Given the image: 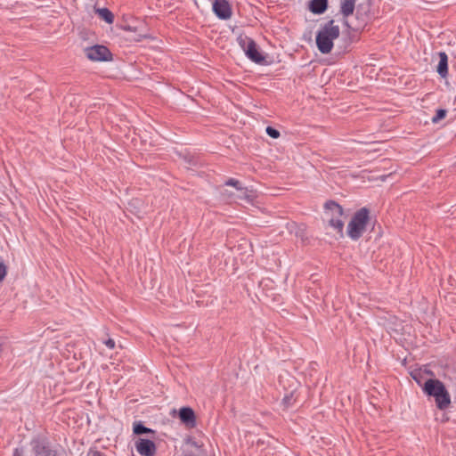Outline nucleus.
Masks as SVG:
<instances>
[{"label":"nucleus","mask_w":456,"mask_h":456,"mask_svg":"<svg viewBox=\"0 0 456 456\" xmlns=\"http://www.w3.org/2000/svg\"><path fill=\"white\" fill-rule=\"evenodd\" d=\"M340 35L338 25L335 24L333 20L321 25L317 31L315 41L318 50L322 54L330 53L334 46V40Z\"/></svg>","instance_id":"nucleus-1"},{"label":"nucleus","mask_w":456,"mask_h":456,"mask_svg":"<svg viewBox=\"0 0 456 456\" xmlns=\"http://www.w3.org/2000/svg\"><path fill=\"white\" fill-rule=\"evenodd\" d=\"M423 392L435 398L436 407L444 411L451 405V396L444 384L436 379H428L422 386Z\"/></svg>","instance_id":"nucleus-2"},{"label":"nucleus","mask_w":456,"mask_h":456,"mask_svg":"<svg viewBox=\"0 0 456 456\" xmlns=\"http://www.w3.org/2000/svg\"><path fill=\"white\" fill-rule=\"evenodd\" d=\"M369 221V210L362 208L354 213L347 225V235L353 240H357L366 230Z\"/></svg>","instance_id":"nucleus-3"},{"label":"nucleus","mask_w":456,"mask_h":456,"mask_svg":"<svg viewBox=\"0 0 456 456\" xmlns=\"http://www.w3.org/2000/svg\"><path fill=\"white\" fill-rule=\"evenodd\" d=\"M237 42L249 60L256 63H262L265 61V57L259 53L256 44L252 38L240 34L237 37Z\"/></svg>","instance_id":"nucleus-4"},{"label":"nucleus","mask_w":456,"mask_h":456,"mask_svg":"<svg viewBox=\"0 0 456 456\" xmlns=\"http://www.w3.org/2000/svg\"><path fill=\"white\" fill-rule=\"evenodd\" d=\"M86 58L92 61H109L112 60V53L104 45H95L85 48Z\"/></svg>","instance_id":"nucleus-5"},{"label":"nucleus","mask_w":456,"mask_h":456,"mask_svg":"<svg viewBox=\"0 0 456 456\" xmlns=\"http://www.w3.org/2000/svg\"><path fill=\"white\" fill-rule=\"evenodd\" d=\"M134 445L137 452L142 456H155L156 454V445L150 439L138 438Z\"/></svg>","instance_id":"nucleus-6"},{"label":"nucleus","mask_w":456,"mask_h":456,"mask_svg":"<svg viewBox=\"0 0 456 456\" xmlns=\"http://www.w3.org/2000/svg\"><path fill=\"white\" fill-rule=\"evenodd\" d=\"M213 11L221 20H228L232 16V9L226 0H215L213 3Z\"/></svg>","instance_id":"nucleus-7"},{"label":"nucleus","mask_w":456,"mask_h":456,"mask_svg":"<svg viewBox=\"0 0 456 456\" xmlns=\"http://www.w3.org/2000/svg\"><path fill=\"white\" fill-rule=\"evenodd\" d=\"M179 418L181 421L189 428L196 426V417L193 410L190 407H183L179 411Z\"/></svg>","instance_id":"nucleus-8"},{"label":"nucleus","mask_w":456,"mask_h":456,"mask_svg":"<svg viewBox=\"0 0 456 456\" xmlns=\"http://www.w3.org/2000/svg\"><path fill=\"white\" fill-rule=\"evenodd\" d=\"M325 214L329 216L342 217L343 208L340 205L333 200H330L325 203Z\"/></svg>","instance_id":"nucleus-9"},{"label":"nucleus","mask_w":456,"mask_h":456,"mask_svg":"<svg viewBox=\"0 0 456 456\" xmlns=\"http://www.w3.org/2000/svg\"><path fill=\"white\" fill-rule=\"evenodd\" d=\"M325 214L329 216L342 217L343 208L340 205L333 200H330L325 203Z\"/></svg>","instance_id":"nucleus-10"},{"label":"nucleus","mask_w":456,"mask_h":456,"mask_svg":"<svg viewBox=\"0 0 456 456\" xmlns=\"http://www.w3.org/2000/svg\"><path fill=\"white\" fill-rule=\"evenodd\" d=\"M439 55V62L436 67L437 73L442 77H446L448 75V56L444 52H440Z\"/></svg>","instance_id":"nucleus-11"},{"label":"nucleus","mask_w":456,"mask_h":456,"mask_svg":"<svg viewBox=\"0 0 456 456\" xmlns=\"http://www.w3.org/2000/svg\"><path fill=\"white\" fill-rule=\"evenodd\" d=\"M328 6L327 0H310L308 8L314 14L323 13Z\"/></svg>","instance_id":"nucleus-12"},{"label":"nucleus","mask_w":456,"mask_h":456,"mask_svg":"<svg viewBox=\"0 0 456 456\" xmlns=\"http://www.w3.org/2000/svg\"><path fill=\"white\" fill-rule=\"evenodd\" d=\"M355 8V0H342L340 12L345 18L352 15Z\"/></svg>","instance_id":"nucleus-13"},{"label":"nucleus","mask_w":456,"mask_h":456,"mask_svg":"<svg viewBox=\"0 0 456 456\" xmlns=\"http://www.w3.org/2000/svg\"><path fill=\"white\" fill-rule=\"evenodd\" d=\"M98 16L106 21L108 24H112L114 21V15L108 8H98L96 9Z\"/></svg>","instance_id":"nucleus-14"},{"label":"nucleus","mask_w":456,"mask_h":456,"mask_svg":"<svg viewBox=\"0 0 456 456\" xmlns=\"http://www.w3.org/2000/svg\"><path fill=\"white\" fill-rule=\"evenodd\" d=\"M329 224L331 227L336 229L340 234L343 233L344 222L342 221L341 217H337L336 216H330Z\"/></svg>","instance_id":"nucleus-15"},{"label":"nucleus","mask_w":456,"mask_h":456,"mask_svg":"<svg viewBox=\"0 0 456 456\" xmlns=\"http://www.w3.org/2000/svg\"><path fill=\"white\" fill-rule=\"evenodd\" d=\"M224 184L227 185V186L234 187L237 191H241L243 193H246L247 189L244 188L243 186H241V183H240V181H238V180H236L234 178L228 179L224 183Z\"/></svg>","instance_id":"nucleus-16"},{"label":"nucleus","mask_w":456,"mask_h":456,"mask_svg":"<svg viewBox=\"0 0 456 456\" xmlns=\"http://www.w3.org/2000/svg\"><path fill=\"white\" fill-rule=\"evenodd\" d=\"M134 433L136 435H141L144 433H154L153 430L144 427L142 423H135L134 425Z\"/></svg>","instance_id":"nucleus-17"},{"label":"nucleus","mask_w":456,"mask_h":456,"mask_svg":"<svg viewBox=\"0 0 456 456\" xmlns=\"http://www.w3.org/2000/svg\"><path fill=\"white\" fill-rule=\"evenodd\" d=\"M447 110L444 109H439L436 110V115L432 118V122L434 124L438 123L440 120L444 119L446 117Z\"/></svg>","instance_id":"nucleus-18"},{"label":"nucleus","mask_w":456,"mask_h":456,"mask_svg":"<svg viewBox=\"0 0 456 456\" xmlns=\"http://www.w3.org/2000/svg\"><path fill=\"white\" fill-rule=\"evenodd\" d=\"M282 404L285 408H289L293 404V394L286 395L282 399Z\"/></svg>","instance_id":"nucleus-19"},{"label":"nucleus","mask_w":456,"mask_h":456,"mask_svg":"<svg viewBox=\"0 0 456 456\" xmlns=\"http://www.w3.org/2000/svg\"><path fill=\"white\" fill-rule=\"evenodd\" d=\"M266 134L270 137L274 138V139H276V138H278L280 136V132L277 129H275V128H273L272 126H267L266 127Z\"/></svg>","instance_id":"nucleus-20"},{"label":"nucleus","mask_w":456,"mask_h":456,"mask_svg":"<svg viewBox=\"0 0 456 456\" xmlns=\"http://www.w3.org/2000/svg\"><path fill=\"white\" fill-rule=\"evenodd\" d=\"M7 274V266L3 260H0V282L5 278Z\"/></svg>","instance_id":"nucleus-21"},{"label":"nucleus","mask_w":456,"mask_h":456,"mask_svg":"<svg viewBox=\"0 0 456 456\" xmlns=\"http://www.w3.org/2000/svg\"><path fill=\"white\" fill-rule=\"evenodd\" d=\"M104 344L110 349H114L115 348V341L112 338L107 339L106 341H104Z\"/></svg>","instance_id":"nucleus-22"},{"label":"nucleus","mask_w":456,"mask_h":456,"mask_svg":"<svg viewBox=\"0 0 456 456\" xmlns=\"http://www.w3.org/2000/svg\"><path fill=\"white\" fill-rule=\"evenodd\" d=\"M44 456H58L56 451L46 449L45 450Z\"/></svg>","instance_id":"nucleus-23"}]
</instances>
